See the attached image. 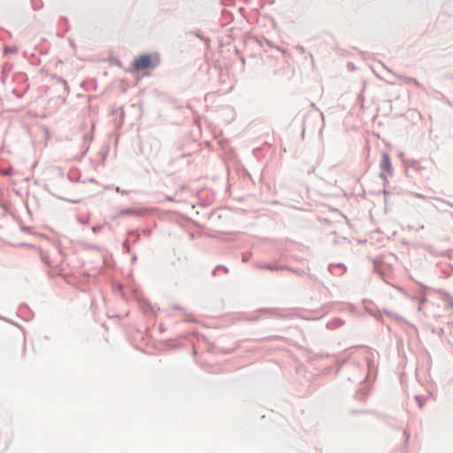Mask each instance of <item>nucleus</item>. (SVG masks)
<instances>
[{
	"instance_id": "1",
	"label": "nucleus",
	"mask_w": 453,
	"mask_h": 453,
	"mask_svg": "<svg viewBox=\"0 0 453 453\" xmlns=\"http://www.w3.org/2000/svg\"><path fill=\"white\" fill-rule=\"evenodd\" d=\"M152 66L151 56L148 54L139 55L134 60L132 67L136 71H143Z\"/></svg>"
},
{
	"instance_id": "2",
	"label": "nucleus",
	"mask_w": 453,
	"mask_h": 453,
	"mask_svg": "<svg viewBox=\"0 0 453 453\" xmlns=\"http://www.w3.org/2000/svg\"><path fill=\"white\" fill-rule=\"evenodd\" d=\"M380 167L383 171H385L388 174L391 175L393 173V166L391 164V159L389 155L387 152L382 154V160L380 163Z\"/></svg>"
}]
</instances>
